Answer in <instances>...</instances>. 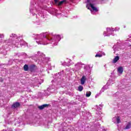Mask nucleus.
Wrapping results in <instances>:
<instances>
[{
  "mask_svg": "<svg viewBox=\"0 0 131 131\" xmlns=\"http://www.w3.org/2000/svg\"><path fill=\"white\" fill-rule=\"evenodd\" d=\"M35 67V65L30 66V67H29V70H30V71H31V72H33V71H34Z\"/></svg>",
  "mask_w": 131,
  "mask_h": 131,
  "instance_id": "0eeeda50",
  "label": "nucleus"
},
{
  "mask_svg": "<svg viewBox=\"0 0 131 131\" xmlns=\"http://www.w3.org/2000/svg\"><path fill=\"white\" fill-rule=\"evenodd\" d=\"M95 57L97 58V57H99V58H101V57H102V54H96L95 55Z\"/></svg>",
  "mask_w": 131,
  "mask_h": 131,
  "instance_id": "4468645a",
  "label": "nucleus"
},
{
  "mask_svg": "<svg viewBox=\"0 0 131 131\" xmlns=\"http://www.w3.org/2000/svg\"><path fill=\"white\" fill-rule=\"evenodd\" d=\"M78 90L79 92H82V91H83V86L79 85L78 88Z\"/></svg>",
  "mask_w": 131,
  "mask_h": 131,
  "instance_id": "9b49d317",
  "label": "nucleus"
},
{
  "mask_svg": "<svg viewBox=\"0 0 131 131\" xmlns=\"http://www.w3.org/2000/svg\"><path fill=\"white\" fill-rule=\"evenodd\" d=\"M20 103L16 102L12 104V108H18V107H20Z\"/></svg>",
  "mask_w": 131,
  "mask_h": 131,
  "instance_id": "20e7f679",
  "label": "nucleus"
},
{
  "mask_svg": "<svg viewBox=\"0 0 131 131\" xmlns=\"http://www.w3.org/2000/svg\"><path fill=\"white\" fill-rule=\"evenodd\" d=\"M24 70L25 71H28L29 70V67H28V65L25 64L24 66Z\"/></svg>",
  "mask_w": 131,
  "mask_h": 131,
  "instance_id": "9d476101",
  "label": "nucleus"
},
{
  "mask_svg": "<svg viewBox=\"0 0 131 131\" xmlns=\"http://www.w3.org/2000/svg\"><path fill=\"white\" fill-rule=\"evenodd\" d=\"M130 127H131V123L129 122L126 125L125 127L124 128V129H129Z\"/></svg>",
  "mask_w": 131,
  "mask_h": 131,
  "instance_id": "1a4fd4ad",
  "label": "nucleus"
},
{
  "mask_svg": "<svg viewBox=\"0 0 131 131\" xmlns=\"http://www.w3.org/2000/svg\"><path fill=\"white\" fill-rule=\"evenodd\" d=\"M117 123H120V117L118 116L116 119Z\"/></svg>",
  "mask_w": 131,
  "mask_h": 131,
  "instance_id": "f8f14e48",
  "label": "nucleus"
},
{
  "mask_svg": "<svg viewBox=\"0 0 131 131\" xmlns=\"http://www.w3.org/2000/svg\"><path fill=\"white\" fill-rule=\"evenodd\" d=\"M85 80H86V78L85 77V76H83L80 80L81 84L82 85L84 84V83H85Z\"/></svg>",
  "mask_w": 131,
  "mask_h": 131,
  "instance_id": "7ed1b4c3",
  "label": "nucleus"
},
{
  "mask_svg": "<svg viewBox=\"0 0 131 131\" xmlns=\"http://www.w3.org/2000/svg\"><path fill=\"white\" fill-rule=\"evenodd\" d=\"M91 95H92V93L91 92H86V97H90Z\"/></svg>",
  "mask_w": 131,
  "mask_h": 131,
  "instance_id": "ddd939ff",
  "label": "nucleus"
},
{
  "mask_svg": "<svg viewBox=\"0 0 131 131\" xmlns=\"http://www.w3.org/2000/svg\"><path fill=\"white\" fill-rule=\"evenodd\" d=\"M45 37H46L48 40H52L53 39L52 38H50L49 37L45 36Z\"/></svg>",
  "mask_w": 131,
  "mask_h": 131,
  "instance_id": "2eb2a0df",
  "label": "nucleus"
},
{
  "mask_svg": "<svg viewBox=\"0 0 131 131\" xmlns=\"http://www.w3.org/2000/svg\"><path fill=\"white\" fill-rule=\"evenodd\" d=\"M90 6L91 8L93 10V11H95V12H98V9L94 6V5L90 3Z\"/></svg>",
  "mask_w": 131,
  "mask_h": 131,
  "instance_id": "39448f33",
  "label": "nucleus"
},
{
  "mask_svg": "<svg viewBox=\"0 0 131 131\" xmlns=\"http://www.w3.org/2000/svg\"><path fill=\"white\" fill-rule=\"evenodd\" d=\"M118 72L119 73H120V74H122L123 72V68L122 67H119L118 68Z\"/></svg>",
  "mask_w": 131,
  "mask_h": 131,
  "instance_id": "6e6552de",
  "label": "nucleus"
},
{
  "mask_svg": "<svg viewBox=\"0 0 131 131\" xmlns=\"http://www.w3.org/2000/svg\"><path fill=\"white\" fill-rule=\"evenodd\" d=\"M119 60V56H116L114 59H113V63L115 64V63H117L118 61Z\"/></svg>",
  "mask_w": 131,
  "mask_h": 131,
  "instance_id": "423d86ee",
  "label": "nucleus"
},
{
  "mask_svg": "<svg viewBox=\"0 0 131 131\" xmlns=\"http://www.w3.org/2000/svg\"><path fill=\"white\" fill-rule=\"evenodd\" d=\"M1 81H3V80H2Z\"/></svg>",
  "mask_w": 131,
  "mask_h": 131,
  "instance_id": "dca6fc26",
  "label": "nucleus"
},
{
  "mask_svg": "<svg viewBox=\"0 0 131 131\" xmlns=\"http://www.w3.org/2000/svg\"><path fill=\"white\" fill-rule=\"evenodd\" d=\"M49 105L50 104H45L38 106V108L39 109V110H42L43 109H45V108L49 107Z\"/></svg>",
  "mask_w": 131,
  "mask_h": 131,
  "instance_id": "f03ea898",
  "label": "nucleus"
},
{
  "mask_svg": "<svg viewBox=\"0 0 131 131\" xmlns=\"http://www.w3.org/2000/svg\"><path fill=\"white\" fill-rule=\"evenodd\" d=\"M54 3L56 6H61L64 3H66V0H63L59 2V0H54Z\"/></svg>",
  "mask_w": 131,
  "mask_h": 131,
  "instance_id": "f257e3e1",
  "label": "nucleus"
}]
</instances>
